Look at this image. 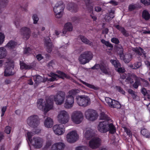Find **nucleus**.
<instances>
[{"label":"nucleus","instance_id":"nucleus-26","mask_svg":"<svg viewBox=\"0 0 150 150\" xmlns=\"http://www.w3.org/2000/svg\"><path fill=\"white\" fill-rule=\"evenodd\" d=\"M53 124V120L50 117L47 118L44 122L45 126L47 128H50L52 127Z\"/></svg>","mask_w":150,"mask_h":150},{"label":"nucleus","instance_id":"nucleus-13","mask_svg":"<svg viewBox=\"0 0 150 150\" xmlns=\"http://www.w3.org/2000/svg\"><path fill=\"white\" fill-rule=\"evenodd\" d=\"M5 65L6 67L4 71V76H8L13 75L14 72L13 71L14 67L13 61L11 60H8L6 63Z\"/></svg>","mask_w":150,"mask_h":150},{"label":"nucleus","instance_id":"nucleus-36","mask_svg":"<svg viewBox=\"0 0 150 150\" xmlns=\"http://www.w3.org/2000/svg\"><path fill=\"white\" fill-rule=\"evenodd\" d=\"M141 65V63L140 62H137L133 65H130V67L132 69H136L139 67Z\"/></svg>","mask_w":150,"mask_h":150},{"label":"nucleus","instance_id":"nucleus-10","mask_svg":"<svg viewBox=\"0 0 150 150\" xmlns=\"http://www.w3.org/2000/svg\"><path fill=\"white\" fill-rule=\"evenodd\" d=\"M76 102L80 106L86 107L90 103V98L87 96L81 95L77 96L76 98Z\"/></svg>","mask_w":150,"mask_h":150},{"label":"nucleus","instance_id":"nucleus-58","mask_svg":"<svg viewBox=\"0 0 150 150\" xmlns=\"http://www.w3.org/2000/svg\"><path fill=\"white\" fill-rule=\"evenodd\" d=\"M95 10L97 12H99L101 10V8L99 6L96 7L95 8Z\"/></svg>","mask_w":150,"mask_h":150},{"label":"nucleus","instance_id":"nucleus-31","mask_svg":"<svg viewBox=\"0 0 150 150\" xmlns=\"http://www.w3.org/2000/svg\"><path fill=\"white\" fill-rule=\"evenodd\" d=\"M79 38L82 41L83 43L88 44L91 46H93L94 45L93 42H90L88 40L85 38L83 36H80Z\"/></svg>","mask_w":150,"mask_h":150},{"label":"nucleus","instance_id":"nucleus-48","mask_svg":"<svg viewBox=\"0 0 150 150\" xmlns=\"http://www.w3.org/2000/svg\"><path fill=\"white\" fill-rule=\"evenodd\" d=\"M125 131L127 133V135H129L130 137H132V135L131 133V131L129 129H127L126 127H124Z\"/></svg>","mask_w":150,"mask_h":150},{"label":"nucleus","instance_id":"nucleus-40","mask_svg":"<svg viewBox=\"0 0 150 150\" xmlns=\"http://www.w3.org/2000/svg\"><path fill=\"white\" fill-rule=\"evenodd\" d=\"M101 42L103 44H104L107 46L110 47V49H111L112 48V46L108 42L106 41L103 39L101 40Z\"/></svg>","mask_w":150,"mask_h":150},{"label":"nucleus","instance_id":"nucleus-47","mask_svg":"<svg viewBox=\"0 0 150 150\" xmlns=\"http://www.w3.org/2000/svg\"><path fill=\"white\" fill-rule=\"evenodd\" d=\"M11 129V127L9 126H7L5 129V132L7 134H9Z\"/></svg>","mask_w":150,"mask_h":150},{"label":"nucleus","instance_id":"nucleus-28","mask_svg":"<svg viewBox=\"0 0 150 150\" xmlns=\"http://www.w3.org/2000/svg\"><path fill=\"white\" fill-rule=\"evenodd\" d=\"M137 54L140 55L143 54L144 57H146L145 53L144 51L143 50L141 47L134 48L132 49Z\"/></svg>","mask_w":150,"mask_h":150},{"label":"nucleus","instance_id":"nucleus-15","mask_svg":"<svg viewBox=\"0 0 150 150\" xmlns=\"http://www.w3.org/2000/svg\"><path fill=\"white\" fill-rule=\"evenodd\" d=\"M79 138V135L76 131L73 130L67 134L66 136V139L68 142L72 143L76 142Z\"/></svg>","mask_w":150,"mask_h":150},{"label":"nucleus","instance_id":"nucleus-44","mask_svg":"<svg viewBox=\"0 0 150 150\" xmlns=\"http://www.w3.org/2000/svg\"><path fill=\"white\" fill-rule=\"evenodd\" d=\"M139 80L140 82H142L143 83V84L145 86H146L149 85L148 82L147 81L141 78H139Z\"/></svg>","mask_w":150,"mask_h":150},{"label":"nucleus","instance_id":"nucleus-38","mask_svg":"<svg viewBox=\"0 0 150 150\" xmlns=\"http://www.w3.org/2000/svg\"><path fill=\"white\" fill-rule=\"evenodd\" d=\"M5 38L4 34L2 32H0V45L3 44Z\"/></svg>","mask_w":150,"mask_h":150},{"label":"nucleus","instance_id":"nucleus-29","mask_svg":"<svg viewBox=\"0 0 150 150\" xmlns=\"http://www.w3.org/2000/svg\"><path fill=\"white\" fill-rule=\"evenodd\" d=\"M48 41H45V44L46 46L47 50L49 52H50L52 51V43L50 42V40L48 38H47Z\"/></svg>","mask_w":150,"mask_h":150},{"label":"nucleus","instance_id":"nucleus-33","mask_svg":"<svg viewBox=\"0 0 150 150\" xmlns=\"http://www.w3.org/2000/svg\"><path fill=\"white\" fill-rule=\"evenodd\" d=\"M142 16L143 18L146 20H148L150 18V14L146 10L143 11Z\"/></svg>","mask_w":150,"mask_h":150},{"label":"nucleus","instance_id":"nucleus-45","mask_svg":"<svg viewBox=\"0 0 150 150\" xmlns=\"http://www.w3.org/2000/svg\"><path fill=\"white\" fill-rule=\"evenodd\" d=\"M32 18L33 20V23L34 24L37 23L38 20V18L36 15H34L32 16Z\"/></svg>","mask_w":150,"mask_h":150},{"label":"nucleus","instance_id":"nucleus-52","mask_svg":"<svg viewBox=\"0 0 150 150\" xmlns=\"http://www.w3.org/2000/svg\"><path fill=\"white\" fill-rule=\"evenodd\" d=\"M117 90L121 92L123 94H124L125 93V92L121 88L119 87H117Z\"/></svg>","mask_w":150,"mask_h":150},{"label":"nucleus","instance_id":"nucleus-30","mask_svg":"<svg viewBox=\"0 0 150 150\" xmlns=\"http://www.w3.org/2000/svg\"><path fill=\"white\" fill-rule=\"evenodd\" d=\"M7 54L6 49L3 47H0V59L5 57Z\"/></svg>","mask_w":150,"mask_h":150},{"label":"nucleus","instance_id":"nucleus-22","mask_svg":"<svg viewBox=\"0 0 150 150\" xmlns=\"http://www.w3.org/2000/svg\"><path fill=\"white\" fill-rule=\"evenodd\" d=\"M21 31L23 38L27 40L29 38L31 33L30 28L26 27H24L21 29Z\"/></svg>","mask_w":150,"mask_h":150},{"label":"nucleus","instance_id":"nucleus-3","mask_svg":"<svg viewBox=\"0 0 150 150\" xmlns=\"http://www.w3.org/2000/svg\"><path fill=\"white\" fill-rule=\"evenodd\" d=\"M57 74H54L52 73L50 74L48 76L49 77H44L43 79L40 76H34L33 79L35 82V85L37 86L38 84L40 82H45L46 81H53L57 80L59 78H62L64 79V78L69 79V76L66 75L63 72L58 71L57 72Z\"/></svg>","mask_w":150,"mask_h":150},{"label":"nucleus","instance_id":"nucleus-5","mask_svg":"<svg viewBox=\"0 0 150 150\" xmlns=\"http://www.w3.org/2000/svg\"><path fill=\"white\" fill-rule=\"evenodd\" d=\"M79 92L80 91L78 89H72L69 91L64 103V106L65 108L69 109L73 107L74 104V96Z\"/></svg>","mask_w":150,"mask_h":150},{"label":"nucleus","instance_id":"nucleus-12","mask_svg":"<svg viewBox=\"0 0 150 150\" xmlns=\"http://www.w3.org/2000/svg\"><path fill=\"white\" fill-rule=\"evenodd\" d=\"M64 5L62 2H60L56 4L54 7V11L56 18H59L62 16V12L64 9Z\"/></svg>","mask_w":150,"mask_h":150},{"label":"nucleus","instance_id":"nucleus-46","mask_svg":"<svg viewBox=\"0 0 150 150\" xmlns=\"http://www.w3.org/2000/svg\"><path fill=\"white\" fill-rule=\"evenodd\" d=\"M117 69H116L115 70L118 72L120 74H122L125 71V70L123 68H117Z\"/></svg>","mask_w":150,"mask_h":150},{"label":"nucleus","instance_id":"nucleus-64","mask_svg":"<svg viewBox=\"0 0 150 150\" xmlns=\"http://www.w3.org/2000/svg\"><path fill=\"white\" fill-rule=\"evenodd\" d=\"M11 82L10 81L9 79H6L5 81V83L6 84H8Z\"/></svg>","mask_w":150,"mask_h":150},{"label":"nucleus","instance_id":"nucleus-9","mask_svg":"<svg viewBox=\"0 0 150 150\" xmlns=\"http://www.w3.org/2000/svg\"><path fill=\"white\" fill-rule=\"evenodd\" d=\"M71 119L75 124H79L82 121L83 116V113L80 111H75L73 112L71 115Z\"/></svg>","mask_w":150,"mask_h":150},{"label":"nucleus","instance_id":"nucleus-50","mask_svg":"<svg viewBox=\"0 0 150 150\" xmlns=\"http://www.w3.org/2000/svg\"><path fill=\"white\" fill-rule=\"evenodd\" d=\"M111 42L115 44H118L119 42L118 40L116 38H113L111 39Z\"/></svg>","mask_w":150,"mask_h":150},{"label":"nucleus","instance_id":"nucleus-35","mask_svg":"<svg viewBox=\"0 0 150 150\" xmlns=\"http://www.w3.org/2000/svg\"><path fill=\"white\" fill-rule=\"evenodd\" d=\"M141 133L146 138H149L150 137V133L147 129H143L142 130Z\"/></svg>","mask_w":150,"mask_h":150},{"label":"nucleus","instance_id":"nucleus-6","mask_svg":"<svg viewBox=\"0 0 150 150\" xmlns=\"http://www.w3.org/2000/svg\"><path fill=\"white\" fill-rule=\"evenodd\" d=\"M126 76L127 78L125 81L128 83H133L134 80H135V82L133 86L135 88H138L140 83V82L139 80V79H138L134 74H128L127 75L126 74H123L121 75V78L124 79H125Z\"/></svg>","mask_w":150,"mask_h":150},{"label":"nucleus","instance_id":"nucleus-54","mask_svg":"<svg viewBox=\"0 0 150 150\" xmlns=\"http://www.w3.org/2000/svg\"><path fill=\"white\" fill-rule=\"evenodd\" d=\"M69 10H71L72 11L76 12L77 11V9L76 7L73 6L71 7V8H69Z\"/></svg>","mask_w":150,"mask_h":150},{"label":"nucleus","instance_id":"nucleus-4","mask_svg":"<svg viewBox=\"0 0 150 150\" xmlns=\"http://www.w3.org/2000/svg\"><path fill=\"white\" fill-rule=\"evenodd\" d=\"M40 132V129H38L34 133H33L32 132H27V140L30 146V145H33L37 148H40L42 146L43 140L41 138L36 137L33 138V139H31V137L34 134H37L39 133Z\"/></svg>","mask_w":150,"mask_h":150},{"label":"nucleus","instance_id":"nucleus-7","mask_svg":"<svg viewBox=\"0 0 150 150\" xmlns=\"http://www.w3.org/2000/svg\"><path fill=\"white\" fill-rule=\"evenodd\" d=\"M57 119L59 122L65 124L69 121L70 119L69 115L67 111L65 110H61L58 112Z\"/></svg>","mask_w":150,"mask_h":150},{"label":"nucleus","instance_id":"nucleus-8","mask_svg":"<svg viewBox=\"0 0 150 150\" xmlns=\"http://www.w3.org/2000/svg\"><path fill=\"white\" fill-rule=\"evenodd\" d=\"M93 57L92 52L90 51H86L83 52L80 55L79 61L82 64H85L88 62Z\"/></svg>","mask_w":150,"mask_h":150},{"label":"nucleus","instance_id":"nucleus-41","mask_svg":"<svg viewBox=\"0 0 150 150\" xmlns=\"http://www.w3.org/2000/svg\"><path fill=\"white\" fill-rule=\"evenodd\" d=\"M32 53V50L30 47H28L24 49L23 53L24 54L28 55L29 54Z\"/></svg>","mask_w":150,"mask_h":150},{"label":"nucleus","instance_id":"nucleus-2","mask_svg":"<svg viewBox=\"0 0 150 150\" xmlns=\"http://www.w3.org/2000/svg\"><path fill=\"white\" fill-rule=\"evenodd\" d=\"M100 119L105 120L100 122L98 125L97 128L100 132L105 133L109 131L112 134L115 132V127L112 123H110L111 120L103 112H102L101 114Z\"/></svg>","mask_w":150,"mask_h":150},{"label":"nucleus","instance_id":"nucleus-57","mask_svg":"<svg viewBox=\"0 0 150 150\" xmlns=\"http://www.w3.org/2000/svg\"><path fill=\"white\" fill-rule=\"evenodd\" d=\"M110 3L114 6H116L118 4V3L117 2L114 1H111Z\"/></svg>","mask_w":150,"mask_h":150},{"label":"nucleus","instance_id":"nucleus-21","mask_svg":"<svg viewBox=\"0 0 150 150\" xmlns=\"http://www.w3.org/2000/svg\"><path fill=\"white\" fill-rule=\"evenodd\" d=\"M100 144V139L98 138L94 137L89 141V146L93 149H94L98 147Z\"/></svg>","mask_w":150,"mask_h":150},{"label":"nucleus","instance_id":"nucleus-11","mask_svg":"<svg viewBox=\"0 0 150 150\" xmlns=\"http://www.w3.org/2000/svg\"><path fill=\"white\" fill-rule=\"evenodd\" d=\"M27 123L31 127H36L40 124L38 117L36 115H32L29 116L27 120Z\"/></svg>","mask_w":150,"mask_h":150},{"label":"nucleus","instance_id":"nucleus-16","mask_svg":"<svg viewBox=\"0 0 150 150\" xmlns=\"http://www.w3.org/2000/svg\"><path fill=\"white\" fill-rule=\"evenodd\" d=\"M117 50L120 51L119 54L121 59L123 60L125 62L128 63L132 58V55L130 54H123V49L121 45H119L117 47Z\"/></svg>","mask_w":150,"mask_h":150},{"label":"nucleus","instance_id":"nucleus-60","mask_svg":"<svg viewBox=\"0 0 150 150\" xmlns=\"http://www.w3.org/2000/svg\"><path fill=\"white\" fill-rule=\"evenodd\" d=\"M132 96L133 98L134 99H137V100H138L139 99V97L137 96L134 93L132 94Z\"/></svg>","mask_w":150,"mask_h":150},{"label":"nucleus","instance_id":"nucleus-27","mask_svg":"<svg viewBox=\"0 0 150 150\" xmlns=\"http://www.w3.org/2000/svg\"><path fill=\"white\" fill-rule=\"evenodd\" d=\"M17 43L15 41L11 40L9 42L6 47L10 50H13L17 45Z\"/></svg>","mask_w":150,"mask_h":150},{"label":"nucleus","instance_id":"nucleus-42","mask_svg":"<svg viewBox=\"0 0 150 150\" xmlns=\"http://www.w3.org/2000/svg\"><path fill=\"white\" fill-rule=\"evenodd\" d=\"M116 27L117 29L121 31L123 34L125 35H127L126 34V31L123 28L120 27L119 25H116Z\"/></svg>","mask_w":150,"mask_h":150},{"label":"nucleus","instance_id":"nucleus-39","mask_svg":"<svg viewBox=\"0 0 150 150\" xmlns=\"http://www.w3.org/2000/svg\"><path fill=\"white\" fill-rule=\"evenodd\" d=\"M75 150H88V147L84 146H79L76 147Z\"/></svg>","mask_w":150,"mask_h":150},{"label":"nucleus","instance_id":"nucleus-51","mask_svg":"<svg viewBox=\"0 0 150 150\" xmlns=\"http://www.w3.org/2000/svg\"><path fill=\"white\" fill-rule=\"evenodd\" d=\"M6 109V107L5 106L3 107L1 109V112H2V114L1 115V116L2 117L4 115Z\"/></svg>","mask_w":150,"mask_h":150},{"label":"nucleus","instance_id":"nucleus-62","mask_svg":"<svg viewBox=\"0 0 150 150\" xmlns=\"http://www.w3.org/2000/svg\"><path fill=\"white\" fill-rule=\"evenodd\" d=\"M28 83L30 85H32L33 84V82L31 79L28 81Z\"/></svg>","mask_w":150,"mask_h":150},{"label":"nucleus","instance_id":"nucleus-25","mask_svg":"<svg viewBox=\"0 0 150 150\" xmlns=\"http://www.w3.org/2000/svg\"><path fill=\"white\" fill-rule=\"evenodd\" d=\"M20 68L21 69H30L34 68V64H26L23 62H20Z\"/></svg>","mask_w":150,"mask_h":150},{"label":"nucleus","instance_id":"nucleus-55","mask_svg":"<svg viewBox=\"0 0 150 150\" xmlns=\"http://www.w3.org/2000/svg\"><path fill=\"white\" fill-rule=\"evenodd\" d=\"M36 58L39 60H40L42 59L43 57L41 54H39L37 55Z\"/></svg>","mask_w":150,"mask_h":150},{"label":"nucleus","instance_id":"nucleus-23","mask_svg":"<svg viewBox=\"0 0 150 150\" xmlns=\"http://www.w3.org/2000/svg\"><path fill=\"white\" fill-rule=\"evenodd\" d=\"M65 147L64 144L62 142L54 143L51 147V150H63Z\"/></svg>","mask_w":150,"mask_h":150},{"label":"nucleus","instance_id":"nucleus-53","mask_svg":"<svg viewBox=\"0 0 150 150\" xmlns=\"http://www.w3.org/2000/svg\"><path fill=\"white\" fill-rule=\"evenodd\" d=\"M86 6H88L91 4L90 0H84V1Z\"/></svg>","mask_w":150,"mask_h":150},{"label":"nucleus","instance_id":"nucleus-61","mask_svg":"<svg viewBox=\"0 0 150 150\" xmlns=\"http://www.w3.org/2000/svg\"><path fill=\"white\" fill-rule=\"evenodd\" d=\"M145 64L147 67L150 69V63L148 61H146L145 62Z\"/></svg>","mask_w":150,"mask_h":150},{"label":"nucleus","instance_id":"nucleus-59","mask_svg":"<svg viewBox=\"0 0 150 150\" xmlns=\"http://www.w3.org/2000/svg\"><path fill=\"white\" fill-rule=\"evenodd\" d=\"M135 6L134 5H131L129 6V10L132 11L135 8Z\"/></svg>","mask_w":150,"mask_h":150},{"label":"nucleus","instance_id":"nucleus-20","mask_svg":"<svg viewBox=\"0 0 150 150\" xmlns=\"http://www.w3.org/2000/svg\"><path fill=\"white\" fill-rule=\"evenodd\" d=\"M105 99L106 103L111 108H119L121 107V105L118 101L109 97H106Z\"/></svg>","mask_w":150,"mask_h":150},{"label":"nucleus","instance_id":"nucleus-1","mask_svg":"<svg viewBox=\"0 0 150 150\" xmlns=\"http://www.w3.org/2000/svg\"><path fill=\"white\" fill-rule=\"evenodd\" d=\"M66 97L64 92L59 91L56 95L50 96L46 101L42 99L38 100L37 106L38 109L47 113L53 108V100L50 99H53L57 105H60L64 103Z\"/></svg>","mask_w":150,"mask_h":150},{"label":"nucleus","instance_id":"nucleus-32","mask_svg":"<svg viewBox=\"0 0 150 150\" xmlns=\"http://www.w3.org/2000/svg\"><path fill=\"white\" fill-rule=\"evenodd\" d=\"M141 92L144 96L150 99V90H147L145 88H143L141 89Z\"/></svg>","mask_w":150,"mask_h":150},{"label":"nucleus","instance_id":"nucleus-37","mask_svg":"<svg viewBox=\"0 0 150 150\" xmlns=\"http://www.w3.org/2000/svg\"><path fill=\"white\" fill-rule=\"evenodd\" d=\"M82 82L83 84H84L86 86L90 88L93 89L94 90H97L98 89V87L95 86L93 85H92L89 83H86L83 81H82Z\"/></svg>","mask_w":150,"mask_h":150},{"label":"nucleus","instance_id":"nucleus-34","mask_svg":"<svg viewBox=\"0 0 150 150\" xmlns=\"http://www.w3.org/2000/svg\"><path fill=\"white\" fill-rule=\"evenodd\" d=\"M110 62L112 65H113L115 68H117L120 67V64L117 60L111 59Z\"/></svg>","mask_w":150,"mask_h":150},{"label":"nucleus","instance_id":"nucleus-17","mask_svg":"<svg viewBox=\"0 0 150 150\" xmlns=\"http://www.w3.org/2000/svg\"><path fill=\"white\" fill-rule=\"evenodd\" d=\"M52 129L54 133L58 136L63 134L65 132L64 126L62 124L54 125Z\"/></svg>","mask_w":150,"mask_h":150},{"label":"nucleus","instance_id":"nucleus-56","mask_svg":"<svg viewBox=\"0 0 150 150\" xmlns=\"http://www.w3.org/2000/svg\"><path fill=\"white\" fill-rule=\"evenodd\" d=\"M114 12H110V16H109V18H108V20H109L110 19V18H113L114 16Z\"/></svg>","mask_w":150,"mask_h":150},{"label":"nucleus","instance_id":"nucleus-24","mask_svg":"<svg viewBox=\"0 0 150 150\" xmlns=\"http://www.w3.org/2000/svg\"><path fill=\"white\" fill-rule=\"evenodd\" d=\"M73 26L70 23H67L65 24L63 30V34H66L67 31H71L73 30Z\"/></svg>","mask_w":150,"mask_h":150},{"label":"nucleus","instance_id":"nucleus-14","mask_svg":"<svg viewBox=\"0 0 150 150\" xmlns=\"http://www.w3.org/2000/svg\"><path fill=\"white\" fill-rule=\"evenodd\" d=\"M85 116L87 119L90 121L95 120L98 117V115L96 112L91 109H88L86 110Z\"/></svg>","mask_w":150,"mask_h":150},{"label":"nucleus","instance_id":"nucleus-18","mask_svg":"<svg viewBox=\"0 0 150 150\" xmlns=\"http://www.w3.org/2000/svg\"><path fill=\"white\" fill-rule=\"evenodd\" d=\"M100 69L101 71L106 74H110V70L107 65L104 63H101L100 64H96L92 67L93 69Z\"/></svg>","mask_w":150,"mask_h":150},{"label":"nucleus","instance_id":"nucleus-43","mask_svg":"<svg viewBox=\"0 0 150 150\" xmlns=\"http://www.w3.org/2000/svg\"><path fill=\"white\" fill-rule=\"evenodd\" d=\"M141 2L145 5H150V0H141Z\"/></svg>","mask_w":150,"mask_h":150},{"label":"nucleus","instance_id":"nucleus-49","mask_svg":"<svg viewBox=\"0 0 150 150\" xmlns=\"http://www.w3.org/2000/svg\"><path fill=\"white\" fill-rule=\"evenodd\" d=\"M51 142L50 141L47 142L46 144L45 147V149L46 150H48L49 147L51 144Z\"/></svg>","mask_w":150,"mask_h":150},{"label":"nucleus","instance_id":"nucleus-63","mask_svg":"<svg viewBox=\"0 0 150 150\" xmlns=\"http://www.w3.org/2000/svg\"><path fill=\"white\" fill-rule=\"evenodd\" d=\"M128 91L129 93L132 94V95L134 93V91L131 89L128 90Z\"/></svg>","mask_w":150,"mask_h":150},{"label":"nucleus","instance_id":"nucleus-19","mask_svg":"<svg viewBox=\"0 0 150 150\" xmlns=\"http://www.w3.org/2000/svg\"><path fill=\"white\" fill-rule=\"evenodd\" d=\"M94 135L93 130L91 127H87L84 128L83 131L84 139L89 140Z\"/></svg>","mask_w":150,"mask_h":150}]
</instances>
